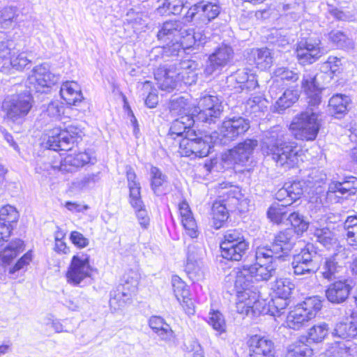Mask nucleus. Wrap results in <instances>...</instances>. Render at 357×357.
<instances>
[{
	"label": "nucleus",
	"mask_w": 357,
	"mask_h": 357,
	"mask_svg": "<svg viewBox=\"0 0 357 357\" xmlns=\"http://www.w3.org/2000/svg\"><path fill=\"white\" fill-rule=\"evenodd\" d=\"M84 136L83 129L73 124L63 128L54 127L48 131L46 141L48 149L68 152L59 165L55 162L51 164L53 170L68 173L96 162L93 152L82 146Z\"/></svg>",
	"instance_id": "obj_1"
},
{
	"label": "nucleus",
	"mask_w": 357,
	"mask_h": 357,
	"mask_svg": "<svg viewBox=\"0 0 357 357\" xmlns=\"http://www.w3.org/2000/svg\"><path fill=\"white\" fill-rule=\"evenodd\" d=\"M178 33V25L176 21H166L158 31L157 38L167 46L173 47L177 43Z\"/></svg>",
	"instance_id": "obj_31"
},
{
	"label": "nucleus",
	"mask_w": 357,
	"mask_h": 357,
	"mask_svg": "<svg viewBox=\"0 0 357 357\" xmlns=\"http://www.w3.org/2000/svg\"><path fill=\"white\" fill-rule=\"evenodd\" d=\"M178 218L184 234L191 238H196L199 234V226L193 211L185 199L176 206Z\"/></svg>",
	"instance_id": "obj_18"
},
{
	"label": "nucleus",
	"mask_w": 357,
	"mask_h": 357,
	"mask_svg": "<svg viewBox=\"0 0 357 357\" xmlns=\"http://www.w3.org/2000/svg\"><path fill=\"white\" fill-rule=\"evenodd\" d=\"M273 273L271 257L259 253L256 255L253 263L241 266L236 273V277L254 285L256 282L268 281Z\"/></svg>",
	"instance_id": "obj_8"
},
{
	"label": "nucleus",
	"mask_w": 357,
	"mask_h": 357,
	"mask_svg": "<svg viewBox=\"0 0 357 357\" xmlns=\"http://www.w3.org/2000/svg\"><path fill=\"white\" fill-rule=\"evenodd\" d=\"M236 81L240 84V91H250L259 86L255 75L243 73L238 75Z\"/></svg>",
	"instance_id": "obj_51"
},
{
	"label": "nucleus",
	"mask_w": 357,
	"mask_h": 357,
	"mask_svg": "<svg viewBox=\"0 0 357 357\" xmlns=\"http://www.w3.org/2000/svg\"><path fill=\"white\" fill-rule=\"evenodd\" d=\"M215 192L218 197L211 203L208 218L211 226L218 230L227 227L230 220V211L240 210L245 199L239 186L227 182L219 183Z\"/></svg>",
	"instance_id": "obj_3"
},
{
	"label": "nucleus",
	"mask_w": 357,
	"mask_h": 357,
	"mask_svg": "<svg viewBox=\"0 0 357 357\" xmlns=\"http://www.w3.org/2000/svg\"><path fill=\"white\" fill-rule=\"evenodd\" d=\"M328 331L329 327L326 323L314 325L309 329L307 336L303 337L306 342L309 340L314 343H319L327 337Z\"/></svg>",
	"instance_id": "obj_48"
},
{
	"label": "nucleus",
	"mask_w": 357,
	"mask_h": 357,
	"mask_svg": "<svg viewBox=\"0 0 357 357\" xmlns=\"http://www.w3.org/2000/svg\"><path fill=\"white\" fill-rule=\"evenodd\" d=\"M234 289L236 296V310L237 313L248 315L250 313L259 312L261 302L259 291L254 285L241 280L236 276Z\"/></svg>",
	"instance_id": "obj_9"
},
{
	"label": "nucleus",
	"mask_w": 357,
	"mask_h": 357,
	"mask_svg": "<svg viewBox=\"0 0 357 357\" xmlns=\"http://www.w3.org/2000/svg\"><path fill=\"white\" fill-rule=\"evenodd\" d=\"M271 78L277 88L284 89L296 83L299 79V75L289 68L282 66L275 69Z\"/></svg>",
	"instance_id": "obj_32"
},
{
	"label": "nucleus",
	"mask_w": 357,
	"mask_h": 357,
	"mask_svg": "<svg viewBox=\"0 0 357 357\" xmlns=\"http://www.w3.org/2000/svg\"><path fill=\"white\" fill-rule=\"evenodd\" d=\"M326 68V73L331 78L340 76L344 70V66L342 59L336 56H329L324 62Z\"/></svg>",
	"instance_id": "obj_50"
},
{
	"label": "nucleus",
	"mask_w": 357,
	"mask_h": 357,
	"mask_svg": "<svg viewBox=\"0 0 357 357\" xmlns=\"http://www.w3.org/2000/svg\"><path fill=\"white\" fill-rule=\"evenodd\" d=\"M301 89L305 94H310L322 89L317 81V75L312 73L303 75L301 81Z\"/></svg>",
	"instance_id": "obj_56"
},
{
	"label": "nucleus",
	"mask_w": 357,
	"mask_h": 357,
	"mask_svg": "<svg viewBox=\"0 0 357 357\" xmlns=\"http://www.w3.org/2000/svg\"><path fill=\"white\" fill-rule=\"evenodd\" d=\"M158 102V96L156 93H149L146 99L145 104L149 108H154Z\"/></svg>",
	"instance_id": "obj_64"
},
{
	"label": "nucleus",
	"mask_w": 357,
	"mask_h": 357,
	"mask_svg": "<svg viewBox=\"0 0 357 357\" xmlns=\"http://www.w3.org/2000/svg\"><path fill=\"white\" fill-rule=\"evenodd\" d=\"M309 321V319L303 314V310L296 305L287 316V324L289 328L298 330Z\"/></svg>",
	"instance_id": "obj_46"
},
{
	"label": "nucleus",
	"mask_w": 357,
	"mask_h": 357,
	"mask_svg": "<svg viewBox=\"0 0 357 357\" xmlns=\"http://www.w3.org/2000/svg\"><path fill=\"white\" fill-rule=\"evenodd\" d=\"M150 187L156 196L165 195L172 189L167 176L155 166H151L150 168Z\"/></svg>",
	"instance_id": "obj_28"
},
{
	"label": "nucleus",
	"mask_w": 357,
	"mask_h": 357,
	"mask_svg": "<svg viewBox=\"0 0 357 357\" xmlns=\"http://www.w3.org/2000/svg\"><path fill=\"white\" fill-rule=\"evenodd\" d=\"M220 6L211 2L199 1L192 6L188 10L185 17L192 20L194 17L204 22H209L220 14Z\"/></svg>",
	"instance_id": "obj_24"
},
{
	"label": "nucleus",
	"mask_w": 357,
	"mask_h": 357,
	"mask_svg": "<svg viewBox=\"0 0 357 357\" xmlns=\"http://www.w3.org/2000/svg\"><path fill=\"white\" fill-rule=\"evenodd\" d=\"M321 92L322 89L319 91H315L310 94H305L308 99V107L307 108L317 107L321 102Z\"/></svg>",
	"instance_id": "obj_63"
},
{
	"label": "nucleus",
	"mask_w": 357,
	"mask_h": 357,
	"mask_svg": "<svg viewBox=\"0 0 357 357\" xmlns=\"http://www.w3.org/2000/svg\"><path fill=\"white\" fill-rule=\"evenodd\" d=\"M188 106L187 100L183 97H179L169 101L168 109L172 114L178 115L181 117L184 115H190L186 114Z\"/></svg>",
	"instance_id": "obj_55"
},
{
	"label": "nucleus",
	"mask_w": 357,
	"mask_h": 357,
	"mask_svg": "<svg viewBox=\"0 0 357 357\" xmlns=\"http://www.w3.org/2000/svg\"><path fill=\"white\" fill-rule=\"evenodd\" d=\"M185 0H164L162 4L158 7L160 13L165 15L176 14L181 11L184 6Z\"/></svg>",
	"instance_id": "obj_53"
},
{
	"label": "nucleus",
	"mask_w": 357,
	"mask_h": 357,
	"mask_svg": "<svg viewBox=\"0 0 357 357\" xmlns=\"http://www.w3.org/2000/svg\"><path fill=\"white\" fill-rule=\"evenodd\" d=\"M246 347L250 357H275V346L271 338L266 335H249Z\"/></svg>",
	"instance_id": "obj_15"
},
{
	"label": "nucleus",
	"mask_w": 357,
	"mask_h": 357,
	"mask_svg": "<svg viewBox=\"0 0 357 357\" xmlns=\"http://www.w3.org/2000/svg\"><path fill=\"white\" fill-rule=\"evenodd\" d=\"M34 86L38 89L51 88L55 84L54 75L42 66H36L33 71Z\"/></svg>",
	"instance_id": "obj_36"
},
{
	"label": "nucleus",
	"mask_w": 357,
	"mask_h": 357,
	"mask_svg": "<svg viewBox=\"0 0 357 357\" xmlns=\"http://www.w3.org/2000/svg\"><path fill=\"white\" fill-rule=\"evenodd\" d=\"M291 206L286 202L275 200L268 208L266 215L268 219L274 225H282L288 218V206Z\"/></svg>",
	"instance_id": "obj_34"
},
{
	"label": "nucleus",
	"mask_w": 357,
	"mask_h": 357,
	"mask_svg": "<svg viewBox=\"0 0 357 357\" xmlns=\"http://www.w3.org/2000/svg\"><path fill=\"white\" fill-rule=\"evenodd\" d=\"M300 94L296 87L287 88L281 97L275 102V108L282 112L298 101Z\"/></svg>",
	"instance_id": "obj_42"
},
{
	"label": "nucleus",
	"mask_w": 357,
	"mask_h": 357,
	"mask_svg": "<svg viewBox=\"0 0 357 357\" xmlns=\"http://www.w3.org/2000/svg\"><path fill=\"white\" fill-rule=\"evenodd\" d=\"M6 50H2L1 53L4 56H0V59L8 61L13 69L22 70L30 63V61L26 57L24 53H18L10 50L6 44Z\"/></svg>",
	"instance_id": "obj_39"
},
{
	"label": "nucleus",
	"mask_w": 357,
	"mask_h": 357,
	"mask_svg": "<svg viewBox=\"0 0 357 357\" xmlns=\"http://www.w3.org/2000/svg\"><path fill=\"white\" fill-rule=\"evenodd\" d=\"M192 115H184L172 121L167 133L170 145L176 148L181 158L190 159L206 157L211 149L207 136L193 128Z\"/></svg>",
	"instance_id": "obj_2"
},
{
	"label": "nucleus",
	"mask_w": 357,
	"mask_h": 357,
	"mask_svg": "<svg viewBox=\"0 0 357 357\" xmlns=\"http://www.w3.org/2000/svg\"><path fill=\"white\" fill-rule=\"evenodd\" d=\"M66 233L58 228L54 234L53 250L59 255H68L70 253V247L66 242Z\"/></svg>",
	"instance_id": "obj_49"
},
{
	"label": "nucleus",
	"mask_w": 357,
	"mask_h": 357,
	"mask_svg": "<svg viewBox=\"0 0 357 357\" xmlns=\"http://www.w3.org/2000/svg\"><path fill=\"white\" fill-rule=\"evenodd\" d=\"M257 145L256 139H246L230 149L229 154L232 161L233 168H243L240 169L241 172H243L245 169V167L250 155L252 154Z\"/></svg>",
	"instance_id": "obj_21"
},
{
	"label": "nucleus",
	"mask_w": 357,
	"mask_h": 357,
	"mask_svg": "<svg viewBox=\"0 0 357 357\" xmlns=\"http://www.w3.org/2000/svg\"><path fill=\"white\" fill-rule=\"evenodd\" d=\"M126 177L128 188V203L135 210L141 227L146 229L150 225V218L142 198L141 183L134 168L130 165L126 168Z\"/></svg>",
	"instance_id": "obj_7"
},
{
	"label": "nucleus",
	"mask_w": 357,
	"mask_h": 357,
	"mask_svg": "<svg viewBox=\"0 0 357 357\" xmlns=\"http://www.w3.org/2000/svg\"><path fill=\"white\" fill-rule=\"evenodd\" d=\"M340 267L335 255L326 257L321 264V275L324 280L331 281L336 278Z\"/></svg>",
	"instance_id": "obj_44"
},
{
	"label": "nucleus",
	"mask_w": 357,
	"mask_h": 357,
	"mask_svg": "<svg viewBox=\"0 0 357 357\" xmlns=\"http://www.w3.org/2000/svg\"><path fill=\"white\" fill-rule=\"evenodd\" d=\"M18 219L19 213L12 206L6 205L0 208V239L5 240L11 235L13 225Z\"/></svg>",
	"instance_id": "obj_27"
},
{
	"label": "nucleus",
	"mask_w": 357,
	"mask_h": 357,
	"mask_svg": "<svg viewBox=\"0 0 357 357\" xmlns=\"http://www.w3.org/2000/svg\"><path fill=\"white\" fill-rule=\"evenodd\" d=\"M344 238L347 244L352 248H357V213L348 215L344 223Z\"/></svg>",
	"instance_id": "obj_41"
},
{
	"label": "nucleus",
	"mask_w": 357,
	"mask_h": 357,
	"mask_svg": "<svg viewBox=\"0 0 357 357\" xmlns=\"http://www.w3.org/2000/svg\"><path fill=\"white\" fill-rule=\"evenodd\" d=\"M294 55L301 66H309L318 61L326 52L319 37L302 38L295 45Z\"/></svg>",
	"instance_id": "obj_13"
},
{
	"label": "nucleus",
	"mask_w": 357,
	"mask_h": 357,
	"mask_svg": "<svg viewBox=\"0 0 357 357\" xmlns=\"http://www.w3.org/2000/svg\"><path fill=\"white\" fill-rule=\"evenodd\" d=\"M293 244L290 234L287 230L279 231L272 243L273 252L280 256L288 254L292 249Z\"/></svg>",
	"instance_id": "obj_37"
},
{
	"label": "nucleus",
	"mask_w": 357,
	"mask_h": 357,
	"mask_svg": "<svg viewBox=\"0 0 357 357\" xmlns=\"http://www.w3.org/2000/svg\"><path fill=\"white\" fill-rule=\"evenodd\" d=\"M250 243L240 229L224 232L219 242L220 256L226 261L239 262L247 255Z\"/></svg>",
	"instance_id": "obj_5"
},
{
	"label": "nucleus",
	"mask_w": 357,
	"mask_h": 357,
	"mask_svg": "<svg viewBox=\"0 0 357 357\" xmlns=\"http://www.w3.org/2000/svg\"><path fill=\"white\" fill-rule=\"evenodd\" d=\"M209 319L208 324L215 330L218 334H222L226 332L227 326L225 320L223 315L219 310H212L209 312Z\"/></svg>",
	"instance_id": "obj_54"
},
{
	"label": "nucleus",
	"mask_w": 357,
	"mask_h": 357,
	"mask_svg": "<svg viewBox=\"0 0 357 357\" xmlns=\"http://www.w3.org/2000/svg\"><path fill=\"white\" fill-rule=\"evenodd\" d=\"M333 335L349 341L357 337V318L350 322H339L336 324Z\"/></svg>",
	"instance_id": "obj_40"
},
{
	"label": "nucleus",
	"mask_w": 357,
	"mask_h": 357,
	"mask_svg": "<svg viewBox=\"0 0 357 357\" xmlns=\"http://www.w3.org/2000/svg\"><path fill=\"white\" fill-rule=\"evenodd\" d=\"M197 118L204 123H213L220 117L222 106L217 96L206 95L199 102Z\"/></svg>",
	"instance_id": "obj_19"
},
{
	"label": "nucleus",
	"mask_w": 357,
	"mask_h": 357,
	"mask_svg": "<svg viewBox=\"0 0 357 357\" xmlns=\"http://www.w3.org/2000/svg\"><path fill=\"white\" fill-rule=\"evenodd\" d=\"M266 153L277 165L289 169L298 167L306 159L305 152L294 141L275 139L266 145Z\"/></svg>",
	"instance_id": "obj_4"
},
{
	"label": "nucleus",
	"mask_w": 357,
	"mask_h": 357,
	"mask_svg": "<svg viewBox=\"0 0 357 357\" xmlns=\"http://www.w3.org/2000/svg\"><path fill=\"white\" fill-rule=\"evenodd\" d=\"M69 239L71 243L78 249H83L89 246V240L81 232L74 230L70 233Z\"/></svg>",
	"instance_id": "obj_59"
},
{
	"label": "nucleus",
	"mask_w": 357,
	"mask_h": 357,
	"mask_svg": "<svg viewBox=\"0 0 357 357\" xmlns=\"http://www.w3.org/2000/svg\"><path fill=\"white\" fill-rule=\"evenodd\" d=\"M287 221L294 232L298 236H302L308 229L309 222L298 211H293L289 213Z\"/></svg>",
	"instance_id": "obj_47"
},
{
	"label": "nucleus",
	"mask_w": 357,
	"mask_h": 357,
	"mask_svg": "<svg viewBox=\"0 0 357 357\" xmlns=\"http://www.w3.org/2000/svg\"><path fill=\"white\" fill-rule=\"evenodd\" d=\"M247 63L260 72L268 70L274 63V54L267 47L252 48L248 53Z\"/></svg>",
	"instance_id": "obj_22"
},
{
	"label": "nucleus",
	"mask_w": 357,
	"mask_h": 357,
	"mask_svg": "<svg viewBox=\"0 0 357 357\" xmlns=\"http://www.w3.org/2000/svg\"><path fill=\"white\" fill-rule=\"evenodd\" d=\"M357 193V177L349 176L341 181H333L328 189V195H340L346 197L355 195Z\"/></svg>",
	"instance_id": "obj_29"
},
{
	"label": "nucleus",
	"mask_w": 357,
	"mask_h": 357,
	"mask_svg": "<svg viewBox=\"0 0 357 357\" xmlns=\"http://www.w3.org/2000/svg\"><path fill=\"white\" fill-rule=\"evenodd\" d=\"M294 287V284L289 278H281L275 280L272 286L274 294L273 303L277 311L280 312L289 305Z\"/></svg>",
	"instance_id": "obj_17"
},
{
	"label": "nucleus",
	"mask_w": 357,
	"mask_h": 357,
	"mask_svg": "<svg viewBox=\"0 0 357 357\" xmlns=\"http://www.w3.org/2000/svg\"><path fill=\"white\" fill-rule=\"evenodd\" d=\"M352 290L348 279L335 280L329 284L325 291L326 298L331 303L339 304L347 300Z\"/></svg>",
	"instance_id": "obj_23"
},
{
	"label": "nucleus",
	"mask_w": 357,
	"mask_h": 357,
	"mask_svg": "<svg viewBox=\"0 0 357 357\" xmlns=\"http://www.w3.org/2000/svg\"><path fill=\"white\" fill-rule=\"evenodd\" d=\"M250 128V121L242 116L226 118L220 127V134L222 138L233 141L245 134Z\"/></svg>",
	"instance_id": "obj_16"
},
{
	"label": "nucleus",
	"mask_w": 357,
	"mask_h": 357,
	"mask_svg": "<svg viewBox=\"0 0 357 357\" xmlns=\"http://www.w3.org/2000/svg\"><path fill=\"white\" fill-rule=\"evenodd\" d=\"M17 15L11 8L0 10V29H8L14 26Z\"/></svg>",
	"instance_id": "obj_58"
},
{
	"label": "nucleus",
	"mask_w": 357,
	"mask_h": 357,
	"mask_svg": "<svg viewBox=\"0 0 357 357\" xmlns=\"http://www.w3.org/2000/svg\"><path fill=\"white\" fill-rule=\"evenodd\" d=\"M155 79L159 89L162 91H171L176 87V80L172 77L168 76L167 73L163 77H155Z\"/></svg>",
	"instance_id": "obj_62"
},
{
	"label": "nucleus",
	"mask_w": 357,
	"mask_h": 357,
	"mask_svg": "<svg viewBox=\"0 0 357 357\" xmlns=\"http://www.w3.org/2000/svg\"><path fill=\"white\" fill-rule=\"evenodd\" d=\"M34 103V98L29 92H21L5 98L1 110L5 119L13 123L22 122L32 110Z\"/></svg>",
	"instance_id": "obj_10"
},
{
	"label": "nucleus",
	"mask_w": 357,
	"mask_h": 357,
	"mask_svg": "<svg viewBox=\"0 0 357 357\" xmlns=\"http://www.w3.org/2000/svg\"><path fill=\"white\" fill-rule=\"evenodd\" d=\"M148 325L153 333L161 341L166 343L174 342L176 340V334L169 324L165 319L158 315H152L148 320Z\"/></svg>",
	"instance_id": "obj_26"
},
{
	"label": "nucleus",
	"mask_w": 357,
	"mask_h": 357,
	"mask_svg": "<svg viewBox=\"0 0 357 357\" xmlns=\"http://www.w3.org/2000/svg\"><path fill=\"white\" fill-rule=\"evenodd\" d=\"M315 236L317 241L324 245L331 244L334 238L333 231L327 227L317 229Z\"/></svg>",
	"instance_id": "obj_60"
},
{
	"label": "nucleus",
	"mask_w": 357,
	"mask_h": 357,
	"mask_svg": "<svg viewBox=\"0 0 357 357\" xmlns=\"http://www.w3.org/2000/svg\"><path fill=\"white\" fill-rule=\"evenodd\" d=\"M96 269L91 265V258L86 252H76L70 261L65 273L68 284L79 286L84 280L92 276Z\"/></svg>",
	"instance_id": "obj_12"
},
{
	"label": "nucleus",
	"mask_w": 357,
	"mask_h": 357,
	"mask_svg": "<svg viewBox=\"0 0 357 357\" xmlns=\"http://www.w3.org/2000/svg\"><path fill=\"white\" fill-rule=\"evenodd\" d=\"M291 264L296 275H304L312 271V254L309 245L293 256Z\"/></svg>",
	"instance_id": "obj_30"
},
{
	"label": "nucleus",
	"mask_w": 357,
	"mask_h": 357,
	"mask_svg": "<svg viewBox=\"0 0 357 357\" xmlns=\"http://www.w3.org/2000/svg\"><path fill=\"white\" fill-rule=\"evenodd\" d=\"M296 305L303 310V314L309 320L315 318L322 307L321 300L316 296L306 298L303 302Z\"/></svg>",
	"instance_id": "obj_43"
},
{
	"label": "nucleus",
	"mask_w": 357,
	"mask_h": 357,
	"mask_svg": "<svg viewBox=\"0 0 357 357\" xmlns=\"http://www.w3.org/2000/svg\"><path fill=\"white\" fill-rule=\"evenodd\" d=\"M350 103L351 100L347 96L336 93L329 99L328 107L334 117L341 119L349 112L348 107Z\"/></svg>",
	"instance_id": "obj_33"
},
{
	"label": "nucleus",
	"mask_w": 357,
	"mask_h": 357,
	"mask_svg": "<svg viewBox=\"0 0 357 357\" xmlns=\"http://www.w3.org/2000/svg\"><path fill=\"white\" fill-rule=\"evenodd\" d=\"M304 194V186L301 181L287 182L280 188L275 195V199L278 202H286L288 204H293L300 199Z\"/></svg>",
	"instance_id": "obj_25"
},
{
	"label": "nucleus",
	"mask_w": 357,
	"mask_h": 357,
	"mask_svg": "<svg viewBox=\"0 0 357 357\" xmlns=\"http://www.w3.org/2000/svg\"><path fill=\"white\" fill-rule=\"evenodd\" d=\"M231 58L230 53L225 48H218L208 58L209 65L213 71L225 66Z\"/></svg>",
	"instance_id": "obj_45"
},
{
	"label": "nucleus",
	"mask_w": 357,
	"mask_h": 357,
	"mask_svg": "<svg viewBox=\"0 0 357 357\" xmlns=\"http://www.w3.org/2000/svg\"><path fill=\"white\" fill-rule=\"evenodd\" d=\"M313 354L312 348L301 337L288 346L284 357H312Z\"/></svg>",
	"instance_id": "obj_38"
},
{
	"label": "nucleus",
	"mask_w": 357,
	"mask_h": 357,
	"mask_svg": "<svg viewBox=\"0 0 357 357\" xmlns=\"http://www.w3.org/2000/svg\"><path fill=\"white\" fill-rule=\"evenodd\" d=\"M171 283L173 294L182 310L188 314H194L197 300L192 295L189 286L177 275L172 276Z\"/></svg>",
	"instance_id": "obj_14"
},
{
	"label": "nucleus",
	"mask_w": 357,
	"mask_h": 357,
	"mask_svg": "<svg viewBox=\"0 0 357 357\" xmlns=\"http://www.w3.org/2000/svg\"><path fill=\"white\" fill-rule=\"evenodd\" d=\"M184 271L192 281L198 280L202 275L198 261L191 256H188L184 266Z\"/></svg>",
	"instance_id": "obj_52"
},
{
	"label": "nucleus",
	"mask_w": 357,
	"mask_h": 357,
	"mask_svg": "<svg viewBox=\"0 0 357 357\" xmlns=\"http://www.w3.org/2000/svg\"><path fill=\"white\" fill-rule=\"evenodd\" d=\"M24 250V245L22 241L16 240L11 242L0 252V266L3 268L10 266Z\"/></svg>",
	"instance_id": "obj_35"
},
{
	"label": "nucleus",
	"mask_w": 357,
	"mask_h": 357,
	"mask_svg": "<svg viewBox=\"0 0 357 357\" xmlns=\"http://www.w3.org/2000/svg\"><path fill=\"white\" fill-rule=\"evenodd\" d=\"M61 103L68 108L78 107L84 102L80 85L75 81L63 82L59 90Z\"/></svg>",
	"instance_id": "obj_20"
},
{
	"label": "nucleus",
	"mask_w": 357,
	"mask_h": 357,
	"mask_svg": "<svg viewBox=\"0 0 357 357\" xmlns=\"http://www.w3.org/2000/svg\"><path fill=\"white\" fill-rule=\"evenodd\" d=\"M32 260L31 251H28L24 254L15 264L8 268V274H14L15 272L22 269L24 267L28 266Z\"/></svg>",
	"instance_id": "obj_61"
},
{
	"label": "nucleus",
	"mask_w": 357,
	"mask_h": 357,
	"mask_svg": "<svg viewBox=\"0 0 357 357\" xmlns=\"http://www.w3.org/2000/svg\"><path fill=\"white\" fill-rule=\"evenodd\" d=\"M123 282L119 284L110 293L109 305L113 312L130 305L137 289V274L132 272L123 276Z\"/></svg>",
	"instance_id": "obj_11"
},
{
	"label": "nucleus",
	"mask_w": 357,
	"mask_h": 357,
	"mask_svg": "<svg viewBox=\"0 0 357 357\" xmlns=\"http://www.w3.org/2000/svg\"><path fill=\"white\" fill-rule=\"evenodd\" d=\"M321 127L320 112L314 111L313 108H306L293 118L289 130L296 139L312 142L316 139Z\"/></svg>",
	"instance_id": "obj_6"
},
{
	"label": "nucleus",
	"mask_w": 357,
	"mask_h": 357,
	"mask_svg": "<svg viewBox=\"0 0 357 357\" xmlns=\"http://www.w3.org/2000/svg\"><path fill=\"white\" fill-rule=\"evenodd\" d=\"M328 40L337 49L343 48L349 43L347 35L344 31L339 30H331L328 33Z\"/></svg>",
	"instance_id": "obj_57"
}]
</instances>
